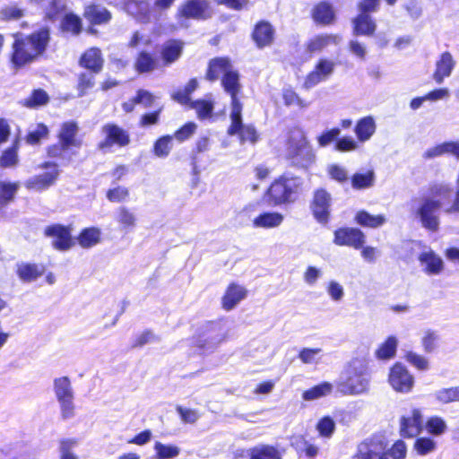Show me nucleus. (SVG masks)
<instances>
[{
    "label": "nucleus",
    "mask_w": 459,
    "mask_h": 459,
    "mask_svg": "<svg viewBox=\"0 0 459 459\" xmlns=\"http://www.w3.org/2000/svg\"><path fill=\"white\" fill-rule=\"evenodd\" d=\"M184 42L178 39L165 41L160 48L159 57L163 66H169L177 62L182 56Z\"/></svg>",
    "instance_id": "aec40b11"
},
{
    "label": "nucleus",
    "mask_w": 459,
    "mask_h": 459,
    "mask_svg": "<svg viewBox=\"0 0 459 459\" xmlns=\"http://www.w3.org/2000/svg\"><path fill=\"white\" fill-rule=\"evenodd\" d=\"M407 446L402 439L396 440L390 448L380 453V459H405Z\"/></svg>",
    "instance_id": "c03bdc74"
},
{
    "label": "nucleus",
    "mask_w": 459,
    "mask_h": 459,
    "mask_svg": "<svg viewBox=\"0 0 459 459\" xmlns=\"http://www.w3.org/2000/svg\"><path fill=\"white\" fill-rule=\"evenodd\" d=\"M275 38L276 30L269 21L261 19L254 23L250 39L256 48L264 49L271 47L274 43Z\"/></svg>",
    "instance_id": "9b49d317"
},
{
    "label": "nucleus",
    "mask_w": 459,
    "mask_h": 459,
    "mask_svg": "<svg viewBox=\"0 0 459 459\" xmlns=\"http://www.w3.org/2000/svg\"><path fill=\"white\" fill-rule=\"evenodd\" d=\"M162 112L163 106H160L152 111L142 114L138 122L139 126L145 128L158 125L160 121Z\"/></svg>",
    "instance_id": "6e6d98bb"
},
{
    "label": "nucleus",
    "mask_w": 459,
    "mask_h": 459,
    "mask_svg": "<svg viewBox=\"0 0 459 459\" xmlns=\"http://www.w3.org/2000/svg\"><path fill=\"white\" fill-rule=\"evenodd\" d=\"M377 22L370 14L358 13L352 19V33L355 36L373 37L376 34Z\"/></svg>",
    "instance_id": "b1692460"
},
{
    "label": "nucleus",
    "mask_w": 459,
    "mask_h": 459,
    "mask_svg": "<svg viewBox=\"0 0 459 459\" xmlns=\"http://www.w3.org/2000/svg\"><path fill=\"white\" fill-rule=\"evenodd\" d=\"M134 101L144 108H151L154 105L156 97L152 92L147 90L138 89L134 95Z\"/></svg>",
    "instance_id": "338daca9"
},
{
    "label": "nucleus",
    "mask_w": 459,
    "mask_h": 459,
    "mask_svg": "<svg viewBox=\"0 0 459 459\" xmlns=\"http://www.w3.org/2000/svg\"><path fill=\"white\" fill-rule=\"evenodd\" d=\"M247 296V290L237 283L230 282L225 289V291L221 297V307L225 311L232 310L240 301L246 299Z\"/></svg>",
    "instance_id": "412c9836"
},
{
    "label": "nucleus",
    "mask_w": 459,
    "mask_h": 459,
    "mask_svg": "<svg viewBox=\"0 0 459 459\" xmlns=\"http://www.w3.org/2000/svg\"><path fill=\"white\" fill-rule=\"evenodd\" d=\"M388 383L399 393H409L414 385V377L401 362H395L389 369Z\"/></svg>",
    "instance_id": "f8f14e48"
},
{
    "label": "nucleus",
    "mask_w": 459,
    "mask_h": 459,
    "mask_svg": "<svg viewBox=\"0 0 459 459\" xmlns=\"http://www.w3.org/2000/svg\"><path fill=\"white\" fill-rule=\"evenodd\" d=\"M333 241L337 246L349 247L359 250L363 247L366 242V235L359 228L340 227L334 230Z\"/></svg>",
    "instance_id": "ddd939ff"
},
{
    "label": "nucleus",
    "mask_w": 459,
    "mask_h": 459,
    "mask_svg": "<svg viewBox=\"0 0 459 459\" xmlns=\"http://www.w3.org/2000/svg\"><path fill=\"white\" fill-rule=\"evenodd\" d=\"M331 391L332 385L328 382H323L319 385L312 386L307 390H305L302 394V398L305 401H312L327 395L331 393Z\"/></svg>",
    "instance_id": "de8ad7c7"
},
{
    "label": "nucleus",
    "mask_w": 459,
    "mask_h": 459,
    "mask_svg": "<svg viewBox=\"0 0 459 459\" xmlns=\"http://www.w3.org/2000/svg\"><path fill=\"white\" fill-rule=\"evenodd\" d=\"M376 128L377 126L373 117L367 116L359 118L354 126L358 141L360 143L368 141L375 134Z\"/></svg>",
    "instance_id": "2f4dec72"
},
{
    "label": "nucleus",
    "mask_w": 459,
    "mask_h": 459,
    "mask_svg": "<svg viewBox=\"0 0 459 459\" xmlns=\"http://www.w3.org/2000/svg\"><path fill=\"white\" fill-rule=\"evenodd\" d=\"M79 125L74 120L65 121L61 124L56 138L69 150L79 149L82 145V140L78 137Z\"/></svg>",
    "instance_id": "f3484780"
},
{
    "label": "nucleus",
    "mask_w": 459,
    "mask_h": 459,
    "mask_svg": "<svg viewBox=\"0 0 459 459\" xmlns=\"http://www.w3.org/2000/svg\"><path fill=\"white\" fill-rule=\"evenodd\" d=\"M19 188L20 183L17 181L0 180V209L14 201Z\"/></svg>",
    "instance_id": "e433bc0d"
},
{
    "label": "nucleus",
    "mask_w": 459,
    "mask_h": 459,
    "mask_svg": "<svg viewBox=\"0 0 459 459\" xmlns=\"http://www.w3.org/2000/svg\"><path fill=\"white\" fill-rule=\"evenodd\" d=\"M233 68L231 60L228 56H217L210 59L207 63L204 78L208 82H213L223 74Z\"/></svg>",
    "instance_id": "5701e85b"
},
{
    "label": "nucleus",
    "mask_w": 459,
    "mask_h": 459,
    "mask_svg": "<svg viewBox=\"0 0 459 459\" xmlns=\"http://www.w3.org/2000/svg\"><path fill=\"white\" fill-rule=\"evenodd\" d=\"M197 125L189 121L178 127L173 134V140L175 139L178 143H184L189 140L196 132Z\"/></svg>",
    "instance_id": "603ef678"
},
{
    "label": "nucleus",
    "mask_w": 459,
    "mask_h": 459,
    "mask_svg": "<svg viewBox=\"0 0 459 459\" xmlns=\"http://www.w3.org/2000/svg\"><path fill=\"white\" fill-rule=\"evenodd\" d=\"M214 14L209 0H184L177 9L178 20L206 21Z\"/></svg>",
    "instance_id": "39448f33"
},
{
    "label": "nucleus",
    "mask_w": 459,
    "mask_h": 459,
    "mask_svg": "<svg viewBox=\"0 0 459 459\" xmlns=\"http://www.w3.org/2000/svg\"><path fill=\"white\" fill-rule=\"evenodd\" d=\"M455 62L452 55L448 52H443L436 63V69L433 73V79L438 84L442 83L444 79L450 76L454 70Z\"/></svg>",
    "instance_id": "c85d7f7f"
},
{
    "label": "nucleus",
    "mask_w": 459,
    "mask_h": 459,
    "mask_svg": "<svg viewBox=\"0 0 459 459\" xmlns=\"http://www.w3.org/2000/svg\"><path fill=\"white\" fill-rule=\"evenodd\" d=\"M435 396L437 401L442 404L459 402V385L442 388L436 393Z\"/></svg>",
    "instance_id": "5fc2aeb1"
},
{
    "label": "nucleus",
    "mask_w": 459,
    "mask_h": 459,
    "mask_svg": "<svg viewBox=\"0 0 459 459\" xmlns=\"http://www.w3.org/2000/svg\"><path fill=\"white\" fill-rule=\"evenodd\" d=\"M16 275L23 282L37 281L45 274L46 266L36 263H19L16 264Z\"/></svg>",
    "instance_id": "a878e982"
},
{
    "label": "nucleus",
    "mask_w": 459,
    "mask_h": 459,
    "mask_svg": "<svg viewBox=\"0 0 459 459\" xmlns=\"http://www.w3.org/2000/svg\"><path fill=\"white\" fill-rule=\"evenodd\" d=\"M6 55L7 64L13 74L28 69L44 57L51 41L49 27L43 25L30 33L15 31Z\"/></svg>",
    "instance_id": "f257e3e1"
},
{
    "label": "nucleus",
    "mask_w": 459,
    "mask_h": 459,
    "mask_svg": "<svg viewBox=\"0 0 459 459\" xmlns=\"http://www.w3.org/2000/svg\"><path fill=\"white\" fill-rule=\"evenodd\" d=\"M129 195V189L123 186H117L108 189L106 192V197L111 203L125 202L128 199Z\"/></svg>",
    "instance_id": "052dcab7"
},
{
    "label": "nucleus",
    "mask_w": 459,
    "mask_h": 459,
    "mask_svg": "<svg viewBox=\"0 0 459 459\" xmlns=\"http://www.w3.org/2000/svg\"><path fill=\"white\" fill-rule=\"evenodd\" d=\"M354 222L362 228L377 229L386 222L383 213L371 214L366 210H359L354 215Z\"/></svg>",
    "instance_id": "c756f323"
},
{
    "label": "nucleus",
    "mask_w": 459,
    "mask_h": 459,
    "mask_svg": "<svg viewBox=\"0 0 459 459\" xmlns=\"http://www.w3.org/2000/svg\"><path fill=\"white\" fill-rule=\"evenodd\" d=\"M284 220V216L278 212H264L253 220L255 228L272 229L279 227Z\"/></svg>",
    "instance_id": "473e14b6"
},
{
    "label": "nucleus",
    "mask_w": 459,
    "mask_h": 459,
    "mask_svg": "<svg viewBox=\"0 0 459 459\" xmlns=\"http://www.w3.org/2000/svg\"><path fill=\"white\" fill-rule=\"evenodd\" d=\"M74 239L82 248L90 249L102 241V232L98 227H86L80 230Z\"/></svg>",
    "instance_id": "cd10ccee"
},
{
    "label": "nucleus",
    "mask_w": 459,
    "mask_h": 459,
    "mask_svg": "<svg viewBox=\"0 0 459 459\" xmlns=\"http://www.w3.org/2000/svg\"><path fill=\"white\" fill-rule=\"evenodd\" d=\"M158 66L156 58L152 56V54L142 50L137 54V56L134 61V69L139 74H147Z\"/></svg>",
    "instance_id": "58836bf2"
},
{
    "label": "nucleus",
    "mask_w": 459,
    "mask_h": 459,
    "mask_svg": "<svg viewBox=\"0 0 459 459\" xmlns=\"http://www.w3.org/2000/svg\"><path fill=\"white\" fill-rule=\"evenodd\" d=\"M332 195L323 187L314 190L309 208L314 219L320 224L325 225L331 219Z\"/></svg>",
    "instance_id": "1a4fd4ad"
},
{
    "label": "nucleus",
    "mask_w": 459,
    "mask_h": 459,
    "mask_svg": "<svg viewBox=\"0 0 459 459\" xmlns=\"http://www.w3.org/2000/svg\"><path fill=\"white\" fill-rule=\"evenodd\" d=\"M173 141L171 134L159 136L152 144V154L158 158H167L173 149Z\"/></svg>",
    "instance_id": "ea45409f"
},
{
    "label": "nucleus",
    "mask_w": 459,
    "mask_h": 459,
    "mask_svg": "<svg viewBox=\"0 0 459 459\" xmlns=\"http://www.w3.org/2000/svg\"><path fill=\"white\" fill-rule=\"evenodd\" d=\"M310 16L314 22L321 26H329L334 23L336 14L333 4L327 1L315 4L311 9Z\"/></svg>",
    "instance_id": "4be33fe9"
},
{
    "label": "nucleus",
    "mask_w": 459,
    "mask_h": 459,
    "mask_svg": "<svg viewBox=\"0 0 459 459\" xmlns=\"http://www.w3.org/2000/svg\"><path fill=\"white\" fill-rule=\"evenodd\" d=\"M339 41L337 34L321 33L310 38L305 44V49L309 54L318 53L331 45H337Z\"/></svg>",
    "instance_id": "393cba45"
},
{
    "label": "nucleus",
    "mask_w": 459,
    "mask_h": 459,
    "mask_svg": "<svg viewBox=\"0 0 459 459\" xmlns=\"http://www.w3.org/2000/svg\"><path fill=\"white\" fill-rule=\"evenodd\" d=\"M77 438H62L59 440V459H78V457L73 453V448L77 446Z\"/></svg>",
    "instance_id": "bf43d9fd"
},
{
    "label": "nucleus",
    "mask_w": 459,
    "mask_h": 459,
    "mask_svg": "<svg viewBox=\"0 0 459 459\" xmlns=\"http://www.w3.org/2000/svg\"><path fill=\"white\" fill-rule=\"evenodd\" d=\"M315 153L301 130L291 131L286 141V159L291 165L307 169L315 161Z\"/></svg>",
    "instance_id": "7ed1b4c3"
},
{
    "label": "nucleus",
    "mask_w": 459,
    "mask_h": 459,
    "mask_svg": "<svg viewBox=\"0 0 459 459\" xmlns=\"http://www.w3.org/2000/svg\"><path fill=\"white\" fill-rule=\"evenodd\" d=\"M227 339V334L221 333L215 341L212 342L208 339H205L203 334L198 333L193 336V346L200 351H206L209 349H214L217 345L221 343Z\"/></svg>",
    "instance_id": "8fccbe9b"
},
{
    "label": "nucleus",
    "mask_w": 459,
    "mask_h": 459,
    "mask_svg": "<svg viewBox=\"0 0 459 459\" xmlns=\"http://www.w3.org/2000/svg\"><path fill=\"white\" fill-rule=\"evenodd\" d=\"M334 67L335 64L332 60L320 58L314 69L307 74L304 81V87L310 89L327 79L333 74Z\"/></svg>",
    "instance_id": "a211bd4d"
},
{
    "label": "nucleus",
    "mask_w": 459,
    "mask_h": 459,
    "mask_svg": "<svg viewBox=\"0 0 459 459\" xmlns=\"http://www.w3.org/2000/svg\"><path fill=\"white\" fill-rule=\"evenodd\" d=\"M82 17L88 22L87 31L96 34L95 26L108 25L112 20V13L101 4L91 2L83 6Z\"/></svg>",
    "instance_id": "9d476101"
},
{
    "label": "nucleus",
    "mask_w": 459,
    "mask_h": 459,
    "mask_svg": "<svg viewBox=\"0 0 459 459\" xmlns=\"http://www.w3.org/2000/svg\"><path fill=\"white\" fill-rule=\"evenodd\" d=\"M117 221L122 229L130 230L136 225V217L127 207L121 206L117 210Z\"/></svg>",
    "instance_id": "09e8293b"
},
{
    "label": "nucleus",
    "mask_w": 459,
    "mask_h": 459,
    "mask_svg": "<svg viewBox=\"0 0 459 459\" xmlns=\"http://www.w3.org/2000/svg\"><path fill=\"white\" fill-rule=\"evenodd\" d=\"M54 390L57 401L74 399L71 382L67 377H61L54 380Z\"/></svg>",
    "instance_id": "37998d69"
},
{
    "label": "nucleus",
    "mask_w": 459,
    "mask_h": 459,
    "mask_svg": "<svg viewBox=\"0 0 459 459\" xmlns=\"http://www.w3.org/2000/svg\"><path fill=\"white\" fill-rule=\"evenodd\" d=\"M397 340L394 336H388L376 350L375 356L381 360H388L395 356Z\"/></svg>",
    "instance_id": "a19ab883"
},
{
    "label": "nucleus",
    "mask_w": 459,
    "mask_h": 459,
    "mask_svg": "<svg viewBox=\"0 0 459 459\" xmlns=\"http://www.w3.org/2000/svg\"><path fill=\"white\" fill-rule=\"evenodd\" d=\"M105 59L99 47L86 48L78 58V65L93 74H100L104 68Z\"/></svg>",
    "instance_id": "dca6fc26"
},
{
    "label": "nucleus",
    "mask_w": 459,
    "mask_h": 459,
    "mask_svg": "<svg viewBox=\"0 0 459 459\" xmlns=\"http://www.w3.org/2000/svg\"><path fill=\"white\" fill-rule=\"evenodd\" d=\"M49 135V129L44 123H38L35 130L29 131L25 135V142L30 145L39 144L43 139Z\"/></svg>",
    "instance_id": "a18cd8bd"
},
{
    "label": "nucleus",
    "mask_w": 459,
    "mask_h": 459,
    "mask_svg": "<svg viewBox=\"0 0 459 459\" xmlns=\"http://www.w3.org/2000/svg\"><path fill=\"white\" fill-rule=\"evenodd\" d=\"M376 174L372 169L364 172H356L351 177V185L354 190H364L375 185Z\"/></svg>",
    "instance_id": "f704fd0d"
},
{
    "label": "nucleus",
    "mask_w": 459,
    "mask_h": 459,
    "mask_svg": "<svg viewBox=\"0 0 459 459\" xmlns=\"http://www.w3.org/2000/svg\"><path fill=\"white\" fill-rule=\"evenodd\" d=\"M190 108L195 109L197 117L201 120L211 117L213 112V103L207 100H195Z\"/></svg>",
    "instance_id": "864d4df0"
},
{
    "label": "nucleus",
    "mask_w": 459,
    "mask_h": 459,
    "mask_svg": "<svg viewBox=\"0 0 459 459\" xmlns=\"http://www.w3.org/2000/svg\"><path fill=\"white\" fill-rule=\"evenodd\" d=\"M60 30L72 36H78L82 32V20L74 13H66L61 19Z\"/></svg>",
    "instance_id": "72a5a7b5"
},
{
    "label": "nucleus",
    "mask_w": 459,
    "mask_h": 459,
    "mask_svg": "<svg viewBox=\"0 0 459 459\" xmlns=\"http://www.w3.org/2000/svg\"><path fill=\"white\" fill-rule=\"evenodd\" d=\"M316 429L320 436L330 437L335 429V423L330 416H325L317 422Z\"/></svg>",
    "instance_id": "69168bd1"
},
{
    "label": "nucleus",
    "mask_w": 459,
    "mask_h": 459,
    "mask_svg": "<svg viewBox=\"0 0 459 459\" xmlns=\"http://www.w3.org/2000/svg\"><path fill=\"white\" fill-rule=\"evenodd\" d=\"M282 100L285 106H298L299 108L307 107V102L299 98V94L291 88L284 89L282 91Z\"/></svg>",
    "instance_id": "0e129e2a"
},
{
    "label": "nucleus",
    "mask_w": 459,
    "mask_h": 459,
    "mask_svg": "<svg viewBox=\"0 0 459 459\" xmlns=\"http://www.w3.org/2000/svg\"><path fill=\"white\" fill-rule=\"evenodd\" d=\"M19 140L15 139L13 143L5 148L0 154V168H13L19 164Z\"/></svg>",
    "instance_id": "c9c22d12"
},
{
    "label": "nucleus",
    "mask_w": 459,
    "mask_h": 459,
    "mask_svg": "<svg viewBox=\"0 0 459 459\" xmlns=\"http://www.w3.org/2000/svg\"><path fill=\"white\" fill-rule=\"evenodd\" d=\"M355 459H380V453L370 446L369 443H363L359 446L356 454L353 455Z\"/></svg>",
    "instance_id": "774afa93"
},
{
    "label": "nucleus",
    "mask_w": 459,
    "mask_h": 459,
    "mask_svg": "<svg viewBox=\"0 0 459 459\" xmlns=\"http://www.w3.org/2000/svg\"><path fill=\"white\" fill-rule=\"evenodd\" d=\"M24 16V10L16 5L4 6L0 9V21L11 22L20 20Z\"/></svg>",
    "instance_id": "680f3d73"
},
{
    "label": "nucleus",
    "mask_w": 459,
    "mask_h": 459,
    "mask_svg": "<svg viewBox=\"0 0 459 459\" xmlns=\"http://www.w3.org/2000/svg\"><path fill=\"white\" fill-rule=\"evenodd\" d=\"M445 153H451V141L444 142L426 150L422 157L425 160H430Z\"/></svg>",
    "instance_id": "e2e57ef3"
},
{
    "label": "nucleus",
    "mask_w": 459,
    "mask_h": 459,
    "mask_svg": "<svg viewBox=\"0 0 459 459\" xmlns=\"http://www.w3.org/2000/svg\"><path fill=\"white\" fill-rule=\"evenodd\" d=\"M248 459H282V455L277 446L269 444H260L248 449Z\"/></svg>",
    "instance_id": "7c9ffc66"
},
{
    "label": "nucleus",
    "mask_w": 459,
    "mask_h": 459,
    "mask_svg": "<svg viewBox=\"0 0 459 459\" xmlns=\"http://www.w3.org/2000/svg\"><path fill=\"white\" fill-rule=\"evenodd\" d=\"M418 260L424 266L423 271L428 275H437L444 270L443 260L433 250L421 252Z\"/></svg>",
    "instance_id": "bb28decb"
},
{
    "label": "nucleus",
    "mask_w": 459,
    "mask_h": 459,
    "mask_svg": "<svg viewBox=\"0 0 459 459\" xmlns=\"http://www.w3.org/2000/svg\"><path fill=\"white\" fill-rule=\"evenodd\" d=\"M157 459H171L178 456L180 449L174 445H164L160 442H156L154 445Z\"/></svg>",
    "instance_id": "4d7b16f0"
},
{
    "label": "nucleus",
    "mask_w": 459,
    "mask_h": 459,
    "mask_svg": "<svg viewBox=\"0 0 459 459\" xmlns=\"http://www.w3.org/2000/svg\"><path fill=\"white\" fill-rule=\"evenodd\" d=\"M413 448L418 455H426L437 448V444L429 437H421L415 440Z\"/></svg>",
    "instance_id": "13d9d810"
},
{
    "label": "nucleus",
    "mask_w": 459,
    "mask_h": 459,
    "mask_svg": "<svg viewBox=\"0 0 459 459\" xmlns=\"http://www.w3.org/2000/svg\"><path fill=\"white\" fill-rule=\"evenodd\" d=\"M221 85L223 91L230 97L231 109L243 108V104L239 100L242 85L238 71L234 68L228 71V73L221 77Z\"/></svg>",
    "instance_id": "4468645a"
},
{
    "label": "nucleus",
    "mask_w": 459,
    "mask_h": 459,
    "mask_svg": "<svg viewBox=\"0 0 459 459\" xmlns=\"http://www.w3.org/2000/svg\"><path fill=\"white\" fill-rule=\"evenodd\" d=\"M369 379L364 371H355L345 380L337 383V391L342 395L364 393L368 388Z\"/></svg>",
    "instance_id": "2eb2a0df"
},
{
    "label": "nucleus",
    "mask_w": 459,
    "mask_h": 459,
    "mask_svg": "<svg viewBox=\"0 0 459 459\" xmlns=\"http://www.w3.org/2000/svg\"><path fill=\"white\" fill-rule=\"evenodd\" d=\"M49 95L48 92L41 89H34L31 91L30 95L21 101V105L27 108H38L45 106L49 102Z\"/></svg>",
    "instance_id": "4c0bfd02"
},
{
    "label": "nucleus",
    "mask_w": 459,
    "mask_h": 459,
    "mask_svg": "<svg viewBox=\"0 0 459 459\" xmlns=\"http://www.w3.org/2000/svg\"><path fill=\"white\" fill-rule=\"evenodd\" d=\"M425 429L429 434L438 437L446 432L447 425L443 418L435 415L427 420Z\"/></svg>",
    "instance_id": "49530a36"
},
{
    "label": "nucleus",
    "mask_w": 459,
    "mask_h": 459,
    "mask_svg": "<svg viewBox=\"0 0 459 459\" xmlns=\"http://www.w3.org/2000/svg\"><path fill=\"white\" fill-rule=\"evenodd\" d=\"M43 235L51 238V246L58 251H67L75 246L72 224L51 223L43 230Z\"/></svg>",
    "instance_id": "423d86ee"
},
{
    "label": "nucleus",
    "mask_w": 459,
    "mask_h": 459,
    "mask_svg": "<svg viewBox=\"0 0 459 459\" xmlns=\"http://www.w3.org/2000/svg\"><path fill=\"white\" fill-rule=\"evenodd\" d=\"M422 430V414L420 409H412L410 416L400 419V435L403 438H412Z\"/></svg>",
    "instance_id": "6ab92c4d"
},
{
    "label": "nucleus",
    "mask_w": 459,
    "mask_h": 459,
    "mask_svg": "<svg viewBox=\"0 0 459 459\" xmlns=\"http://www.w3.org/2000/svg\"><path fill=\"white\" fill-rule=\"evenodd\" d=\"M65 10V4L62 0H50L44 11V18L47 21L55 22Z\"/></svg>",
    "instance_id": "3c124183"
},
{
    "label": "nucleus",
    "mask_w": 459,
    "mask_h": 459,
    "mask_svg": "<svg viewBox=\"0 0 459 459\" xmlns=\"http://www.w3.org/2000/svg\"><path fill=\"white\" fill-rule=\"evenodd\" d=\"M100 132L103 134V139L97 144L100 151L106 152L113 147L125 148L131 143L129 131L114 122L104 124Z\"/></svg>",
    "instance_id": "20e7f679"
},
{
    "label": "nucleus",
    "mask_w": 459,
    "mask_h": 459,
    "mask_svg": "<svg viewBox=\"0 0 459 459\" xmlns=\"http://www.w3.org/2000/svg\"><path fill=\"white\" fill-rule=\"evenodd\" d=\"M304 191L301 177L283 172L274 178L265 188L262 201L270 207H281L294 204Z\"/></svg>",
    "instance_id": "f03ea898"
},
{
    "label": "nucleus",
    "mask_w": 459,
    "mask_h": 459,
    "mask_svg": "<svg viewBox=\"0 0 459 459\" xmlns=\"http://www.w3.org/2000/svg\"><path fill=\"white\" fill-rule=\"evenodd\" d=\"M243 108L231 109L230 125L227 129L229 135H237L241 143H255L259 139V134L255 126L252 124L244 125L242 121Z\"/></svg>",
    "instance_id": "0eeeda50"
},
{
    "label": "nucleus",
    "mask_w": 459,
    "mask_h": 459,
    "mask_svg": "<svg viewBox=\"0 0 459 459\" xmlns=\"http://www.w3.org/2000/svg\"><path fill=\"white\" fill-rule=\"evenodd\" d=\"M97 74L88 71L78 74L76 90L80 97L86 95L95 86V76Z\"/></svg>",
    "instance_id": "79ce46f5"
},
{
    "label": "nucleus",
    "mask_w": 459,
    "mask_h": 459,
    "mask_svg": "<svg viewBox=\"0 0 459 459\" xmlns=\"http://www.w3.org/2000/svg\"><path fill=\"white\" fill-rule=\"evenodd\" d=\"M39 167L47 169V171L28 178L24 183L28 190L39 192L47 190L56 184L59 177L60 171L56 162L44 161Z\"/></svg>",
    "instance_id": "6e6552de"
}]
</instances>
